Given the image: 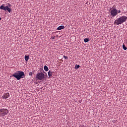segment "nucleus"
<instances>
[{"mask_svg": "<svg viewBox=\"0 0 127 127\" xmlns=\"http://www.w3.org/2000/svg\"><path fill=\"white\" fill-rule=\"evenodd\" d=\"M123 49L124 50H127V48L126 47L125 45H124V44L123 45Z\"/></svg>", "mask_w": 127, "mask_h": 127, "instance_id": "13", "label": "nucleus"}, {"mask_svg": "<svg viewBox=\"0 0 127 127\" xmlns=\"http://www.w3.org/2000/svg\"><path fill=\"white\" fill-rule=\"evenodd\" d=\"M55 39V37H51V39H53V40H54Z\"/></svg>", "mask_w": 127, "mask_h": 127, "instance_id": "18", "label": "nucleus"}, {"mask_svg": "<svg viewBox=\"0 0 127 127\" xmlns=\"http://www.w3.org/2000/svg\"><path fill=\"white\" fill-rule=\"evenodd\" d=\"M64 59H65V60L68 59L67 57H66V56H64Z\"/></svg>", "mask_w": 127, "mask_h": 127, "instance_id": "16", "label": "nucleus"}, {"mask_svg": "<svg viewBox=\"0 0 127 127\" xmlns=\"http://www.w3.org/2000/svg\"><path fill=\"white\" fill-rule=\"evenodd\" d=\"M80 67V65H77L75 64V69H77L78 68H79Z\"/></svg>", "mask_w": 127, "mask_h": 127, "instance_id": "14", "label": "nucleus"}, {"mask_svg": "<svg viewBox=\"0 0 127 127\" xmlns=\"http://www.w3.org/2000/svg\"><path fill=\"white\" fill-rule=\"evenodd\" d=\"M121 12V11L120 10H119L118 11H117V14L120 13Z\"/></svg>", "mask_w": 127, "mask_h": 127, "instance_id": "17", "label": "nucleus"}, {"mask_svg": "<svg viewBox=\"0 0 127 127\" xmlns=\"http://www.w3.org/2000/svg\"><path fill=\"white\" fill-rule=\"evenodd\" d=\"M29 56H25V60L26 62H28V60L29 59Z\"/></svg>", "mask_w": 127, "mask_h": 127, "instance_id": "10", "label": "nucleus"}, {"mask_svg": "<svg viewBox=\"0 0 127 127\" xmlns=\"http://www.w3.org/2000/svg\"><path fill=\"white\" fill-rule=\"evenodd\" d=\"M127 20V17L122 16L120 18L117 19L115 21L114 23L117 25L122 24Z\"/></svg>", "mask_w": 127, "mask_h": 127, "instance_id": "2", "label": "nucleus"}, {"mask_svg": "<svg viewBox=\"0 0 127 127\" xmlns=\"http://www.w3.org/2000/svg\"><path fill=\"white\" fill-rule=\"evenodd\" d=\"M9 94H8V93H6V94L4 95L3 98H4V99H7V98L9 97Z\"/></svg>", "mask_w": 127, "mask_h": 127, "instance_id": "8", "label": "nucleus"}, {"mask_svg": "<svg viewBox=\"0 0 127 127\" xmlns=\"http://www.w3.org/2000/svg\"><path fill=\"white\" fill-rule=\"evenodd\" d=\"M45 76V74L43 72H41V73H38L37 74L36 78L38 80H42L44 79Z\"/></svg>", "mask_w": 127, "mask_h": 127, "instance_id": "6", "label": "nucleus"}, {"mask_svg": "<svg viewBox=\"0 0 127 127\" xmlns=\"http://www.w3.org/2000/svg\"><path fill=\"white\" fill-rule=\"evenodd\" d=\"M1 20V18H0V21Z\"/></svg>", "mask_w": 127, "mask_h": 127, "instance_id": "19", "label": "nucleus"}, {"mask_svg": "<svg viewBox=\"0 0 127 127\" xmlns=\"http://www.w3.org/2000/svg\"><path fill=\"white\" fill-rule=\"evenodd\" d=\"M89 41V39L85 38V39H84V42L85 43H87V42H88Z\"/></svg>", "mask_w": 127, "mask_h": 127, "instance_id": "12", "label": "nucleus"}, {"mask_svg": "<svg viewBox=\"0 0 127 127\" xmlns=\"http://www.w3.org/2000/svg\"><path fill=\"white\" fill-rule=\"evenodd\" d=\"M7 5L8 6H5V7L4 6V4H3L2 5H1V6H0V9L3 10L4 11H7L9 13H11L12 11V9L9 8V7L11 6L10 4H9V3H8Z\"/></svg>", "mask_w": 127, "mask_h": 127, "instance_id": "3", "label": "nucleus"}, {"mask_svg": "<svg viewBox=\"0 0 127 127\" xmlns=\"http://www.w3.org/2000/svg\"><path fill=\"white\" fill-rule=\"evenodd\" d=\"M64 26H59V27H58V28L57 29V30H61L62 29H64Z\"/></svg>", "mask_w": 127, "mask_h": 127, "instance_id": "7", "label": "nucleus"}, {"mask_svg": "<svg viewBox=\"0 0 127 127\" xmlns=\"http://www.w3.org/2000/svg\"><path fill=\"white\" fill-rule=\"evenodd\" d=\"M44 69L46 71H48L49 70V68H48V66H47L46 65H45L44 66Z\"/></svg>", "mask_w": 127, "mask_h": 127, "instance_id": "11", "label": "nucleus"}, {"mask_svg": "<svg viewBox=\"0 0 127 127\" xmlns=\"http://www.w3.org/2000/svg\"><path fill=\"white\" fill-rule=\"evenodd\" d=\"M12 76L19 80L21 78H24L25 77V74L23 71H17L15 73H14Z\"/></svg>", "mask_w": 127, "mask_h": 127, "instance_id": "1", "label": "nucleus"}, {"mask_svg": "<svg viewBox=\"0 0 127 127\" xmlns=\"http://www.w3.org/2000/svg\"><path fill=\"white\" fill-rule=\"evenodd\" d=\"M110 12L111 16L113 17H114L118 15V10L115 8L110 9Z\"/></svg>", "mask_w": 127, "mask_h": 127, "instance_id": "5", "label": "nucleus"}, {"mask_svg": "<svg viewBox=\"0 0 127 127\" xmlns=\"http://www.w3.org/2000/svg\"><path fill=\"white\" fill-rule=\"evenodd\" d=\"M33 73L32 72H29V74L30 76H32L33 75Z\"/></svg>", "mask_w": 127, "mask_h": 127, "instance_id": "15", "label": "nucleus"}, {"mask_svg": "<svg viewBox=\"0 0 127 127\" xmlns=\"http://www.w3.org/2000/svg\"><path fill=\"white\" fill-rule=\"evenodd\" d=\"M8 113V110L7 109H0V117H4Z\"/></svg>", "mask_w": 127, "mask_h": 127, "instance_id": "4", "label": "nucleus"}, {"mask_svg": "<svg viewBox=\"0 0 127 127\" xmlns=\"http://www.w3.org/2000/svg\"><path fill=\"white\" fill-rule=\"evenodd\" d=\"M48 75H49V77H50L51 76H52L53 75V72L51 71V70H50L48 72Z\"/></svg>", "mask_w": 127, "mask_h": 127, "instance_id": "9", "label": "nucleus"}]
</instances>
